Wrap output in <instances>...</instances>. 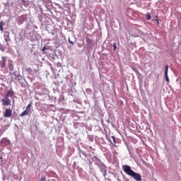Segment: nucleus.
<instances>
[{"label": "nucleus", "instance_id": "nucleus-1", "mask_svg": "<svg viewBox=\"0 0 181 181\" xmlns=\"http://www.w3.org/2000/svg\"><path fill=\"white\" fill-rule=\"evenodd\" d=\"M122 169L127 175H128L129 176H132V177H133L134 180H142V177L141 176V174L135 173V171L132 170V169H131V166L124 165L122 166Z\"/></svg>", "mask_w": 181, "mask_h": 181}, {"label": "nucleus", "instance_id": "nucleus-2", "mask_svg": "<svg viewBox=\"0 0 181 181\" xmlns=\"http://www.w3.org/2000/svg\"><path fill=\"white\" fill-rule=\"evenodd\" d=\"M30 107H32V103L28 104V105L26 107L25 110L20 114V117H25V115H28L29 112H31Z\"/></svg>", "mask_w": 181, "mask_h": 181}, {"label": "nucleus", "instance_id": "nucleus-3", "mask_svg": "<svg viewBox=\"0 0 181 181\" xmlns=\"http://www.w3.org/2000/svg\"><path fill=\"white\" fill-rule=\"evenodd\" d=\"M4 117H5V118H11V117H12V110L11 109H6Z\"/></svg>", "mask_w": 181, "mask_h": 181}, {"label": "nucleus", "instance_id": "nucleus-4", "mask_svg": "<svg viewBox=\"0 0 181 181\" xmlns=\"http://www.w3.org/2000/svg\"><path fill=\"white\" fill-rule=\"evenodd\" d=\"M5 66H6V57H2L1 61H0V67L4 69L5 68Z\"/></svg>", "mask_w": 181, "mask_h": 181}, {"label": "nucleus", "instance_id": "nucleus-5", "mask_svg": "<svg viewBox=\"0 0 181 181\" xmlns=\"http://www.w3.org/2000/svg\"><path fill=\"white\" fill-rule=\"evenodd\" d=\"M168 70H169V65H165V81H167V83L170 82L169 76H168Z\"/></svg>", "mask_w": 181, "mask_h": 181}, {"label": "nucleus", "instance_id": "nucleus-6", "mask_svg": "<svg viewBox=\"0 0 181 181\" xmlns=\"http://www.w3.org/2000/svg\"><path fill=\"white\" fill-rule=\"evenodd\" d=\"M2 102L4 105H11V100L6 96H5L4 98L2 99Z\"/></svg>", "mask_w": 181, "mask_h": 181}, {"label": "nucleus", "instance_id": "nucleus-7", "mask_svg": "<svg viewBox=\"0 0 181 181\" xmlns=\"http://www.w3.org/2000/svg\"><path fill=\"white\" fill-rule=\"evenodd\" d=\"M4 40L5 42L7 43V45H9V43L8 42L11 41V37H9V33H6L4 35Z\"/></svg>", "mask_w": 181, "mask_h": 181}, {"label": "nucleus", "instance_id": "nucleus-8", "mask_svg": "<svg viewBox=\"0 0 181 181\" xmlns=\"http://www.w3.org/2000/svg\"><path fill=\"white\" fill-rule=\"evenodd\" d=\"M100 169V171L102 172L104 177H105V176H107V168H105V165H101Z\"/></svg>", "mask_w": 181, "mask_h": 181}, {"label": "nucleus", "instance_id": "nucleus-9", "mask_svg": "<svg viewBox=\"0 0 181 181\" xmlns=\"http://www.w3.org/2000/svg\"><path fill=\"white\" fill-rule=\"evenodd\" d=\"M26 19V15L21 16L20 17H18V22H20L21 23H23V22H25Z\"/></svg>", "mask_w": 181, "mask_h": 181}, {"label": "nucleus", "instance_id": "nucleus-10", "mask_svg": "<svg viewBox=\"0 0 181 181\" xmlns=\"http://www.w3.org/2000/svg\"><path fill=\"white\" fill-rule=\"evenodd\" d=\"M15 95V93H13V90H8L6 95L5 97L9 98V97H13Z\"/></svg>", "mask_w": 181, "mask_h": 181}, {"label": "nucleus", "instance_id": "nucleus-11", "mask_svg": "<svg viewBox=\"0 0 181 181\" xmlns=\"http://www.w3.org/2000/svg\"><path fill=\"white\" fill-rule=\"evenodd\" d=\"M2 144H5L6 145H9L11 144V141L8 139L7 138H4L1 141Z\"/></svg>", "mask_w": 181, "mask_h": 181}, {"label": "nucleus", "instance_id": "nucleus-12", "mask_svg": "<svg viewBox=\"0 0 181 181\" xmlns=\"http://www.w3.org/2000/svg\"><path fill=\"white\" fill-rule=\"evenodd\" d=\"M4 25H5V23H4V21L0 22V30H1V32H4Z\"/></svg>", "mask_w": 181, "mask_h": 181}, {"label": "nucleus", "instance_id": "nucleus-13", "mask_svg": "<svg viewBox=\"0 0 181 181\" xmlns=\"http://www.w3.org/2000/svg\"><path fill=\"white\" fill-rule=\"evenodd\" d=\"M146 18L147 19V21H151V19H152V16H151V13H147L146 16Z\"/></svg>", "mask_w": 181, "mask_h": 181}, {"label": "nucleus", "instance_id": "nucleus-14", "mask_svg": "<svg viewBox=\"0 0 181 181\" xmlns=\"http://www.w3.org/2000/svg\"><path fill=\"white\" fill-rule=\"evenodd\" d=\"M86 42L88 45H93V40L90 38H86Z\"/></svg>", "mask_w": 181, "mask_h": 181}, {"label": "nucleus", "instance_id": "nucleus-15", "mask_svg": "<svg viewBox=\"0 0 181 181\" xmlns=\"http://www.w3.org/2000/svg\"><path fill=\"white\" fill-rule=\"evenodd\" d=\"M9 70H10V71H13V64H11L9 65Z\"/></svg>", "mask_w": 181, "mask_h": 181}, {"label": "nucleus", "instance_id": "nucleus-16", "mask_svg": "<svg viewBox=\"0 0 181 181\" xmlns=\"http://www.w3.org/2000/svg\"><path fill=\"white\" fill-rule=\"evenodd\" d=\"M40 181H46V176L42 177Z\"/></svg>", "mask_w": 181, "mask_h": 181}, {"label": "nucleus", "instance_id": "nucleus-17", "mask_svg": "<svg viewBox=\"0 0 181 181\" xmlns=\"http://www.w3.org/2000/svg\"><path fill=\"white\" fill-rule=\"evenodd\" d=\"M114 50H117V43L113 44Z\"/></svg>", "mask_w": 181, "mask_h": 181}, {"label": "nucleus", "instance_id": "nucleus-18", "mask_svg": "<svg viewBox=\"0 0 181 181\" xmlns=\"http://www.w3.org/2000/svg\"><path fill=\"white\" fill-rule=\"evenodd\" d=\"M112 139L113 140L114 142H115V137L114 136H112Z\"/></svg>", "mask_w": 181, "mask_h": 181}, {"label": "nucleus", "instance_id": "nucleus-19", "mask_svg": "<svg viewBox=\"0 0 181 181\" xmlns=\"http://www.w3.org/2000/svg\"><path fill=\"white\" fill-rule=\"evenodd\" d=\"M45 50H46V48L43 47L42 49V52H45Z\"/></svg>", "mask_w": 181, "mask_h": 181}, {"label": "nucleus", "instance_id": "nucleus-20", "mask_svg": "<svg viewBox=\"0 0 181 181\" xmlns=\"http://www.w3.org/2000/svg\"><path fill=\"white\" fill-rule=\"evenodd\" d=\"M70 43H71V45H73V42H71Z\"/></svg>", "mask_w": 181, "mask_h": 181}]
</instances>
